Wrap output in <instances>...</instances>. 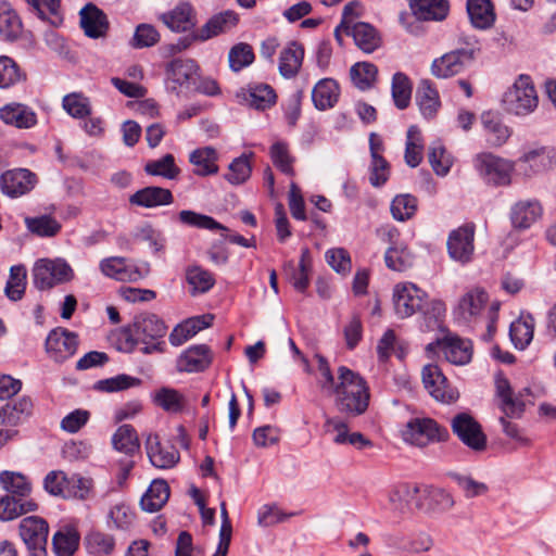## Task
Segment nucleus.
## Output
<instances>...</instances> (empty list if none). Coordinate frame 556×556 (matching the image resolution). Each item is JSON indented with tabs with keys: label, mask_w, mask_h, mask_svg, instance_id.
Segmentation results:
<instances>
[{
	"label": "nucleus",
	"mask_w": 556,
	"mask_h": 556,
	"mask_svg": "<svg viewBox=\"0 0 556 556\" xmlns=\"http://www.w3.org/2000/svg\"><path fill=\"white\" fill-rule=\"evenodd\" d=\"M333 396L337 410L349 417L363 415L370 401V390L367 381L352 369L338 368L337 384L329 391Z\"/></svg>",
	"instance_id": "1"
},
{
	"label": "nucleus",
	"mask_w": 556,
	"mask_h": 556,
	"mask_svg": "<svg viewBox=\"0 0 556 556\" xmlns=\"http://www.w3.org/2000/svg\"><path fill=\"white\" fill-rule=\"evenodd\" d=\"M503 105L507 113L527 116L535 111L539 97L530 76L519 75L503 96Z\"/></svg>",
	"instance_id": "2"
},
{
	"label": "nucleus",
	"mask_w": 556,
	"mask_h": 556,
	"mask_svg": "<svg viewBox=\"0 0 556 556\" xmlns=\"http://www.w3.org/2000/svg\"><path fill=\"white\" fill-rule=\"evenodd\" d=\"M515 165V162L490 152H481L473 157V167L479 176L494 186H508Z\"/></svg>",
	"instance_id": "3"
},
{
	"label": "nucleus",
	"mask_w": 556,
	"mask_h": 556,
	"mask_svg": "<svg viewBox=\"0 0 556 556\" xmlns=\"http://www.w3.org/2000/svg\"><path fill=\"white\" fill-rule=\"evenodd\" d=\"M402 439L412 445L425 447L430 443L445 441L448 432L431 418H413L402 430Z\"/></svg>",
	"instance_id": "4"
},
{
	"label": "nucleus",
	"mask_w": 556,
	"mask_h": 556,
	"mask_svg": "<svg viewBox=\"0 0 556 556\" xmlns=\"http://www.w3.org/2000/svg\"><path fill=\"white\" fill-rule=\"evenodd\" d=\"M74 277L72 267L62 258H42L33 268L34 285L40 290L71 281Z\"/></svg>",
	"instance_id": "5"
},
{
	"label": "nucleus",
	"mask_w": 556,
	"mask_h": 556,
	"mask_svg": "<svg viewBox=\"0 0 556 556\" xmlns=\"http://www.w3.org/2000/svg\"><path fill=\"white\" fill-rule=\"evenodd\" d=\"M199 65L191 59H175L166 66L168 89L180 96L193 91L198 80Z\"/></svg>",
	"instance_id": "6"
},
{
	"label": "nucleus",
	"mask_w": 556,
	"mask_h": 556,
	"mask_svg": "<svg viewBox=\"0 0 556 556\" xmlns=\"http://www.w3.org/2000/svg\"><path fill=\"white\" fill-rule=\"evenodd\" d=\"M495 383V399L498 408L506 417L519 418L525 410V394L528 389L515 391L509 380L498 372L494 378Z\"/></svg>",
	"instance_id": "7"
},
{
	"label": "nucleus",
	"mask_w": 556,
	"mask_h": 556,
	"mask_svg": "<svg viewBox=\"0 0 556 556\" xmlns=\"http://www.w3.org/2000/svg\"><path fill=\"white\" fill-rule=\"evenodd\" d=\"M454 434L468 448L475 452H482L486 448V435L483 433L480 424L468 413L455 415L451 422Z\"/></svg>",
	"instance_id": "8"
},
{
	"label": "nucleus",
	"mask_w": 556,
	"mask_h": 556,
	"mask_svg": "<svg viewBox=\"0 0 556 556\" xmlns=\"http://www.w3.org/2000/svg\"><path fill=\"white\" fill-rule=\"evenodd\" d=\"M476 226L468 223L452 230L447 237L446 247L450 257L460 264L471 262L475 253Z\"/></svg>",
	"instance_id": "9"
},
{
	"label": "nucleus",
	"mask_w": 556,
	"mask_h": 556,
	"mask_svg": "<svg viewBox=\"0 0 556 556\" xmlns=\"http://www.w3.org/2000/svg\"><path fill=\"white\" fill-rule=\"evenodd\" d=\"M49 527L45 519L29 516L20 522V536L31 556H46Z\"/></svg>",
	"instance_id": "10"
},
{
	"label": "nucleus",
	"mask_w": 556,
	"mask_h": 556,
	"mask_svg": "<svg viewBox=\"0 0 556 556\" xmlns=\"http://www.w3.org/2000/svg\"><path fill=\"white\" fill-rule=\"evenodd\" d=\"M427 293L412 282L397 283L393 289V303L395 314L400 318H407L424 307Z\"/></svg>",
	"instance_id": "11"
},
{
	"label": "nucleus",
	"mask_w": 556,
	"mask_h": 556,
	"mask_svg": "<svg viewBox=\"0 0 556 556\" xmlns=\"http://www.w3.org/2000/svg\"><path fill=\"white\" fill-rule=\"evenodd\" d=\"M429 353H443L447 362L454 365H466L472 357V345L469 340L447 334L427 345Z\"/></svg>",
	"instance_id": "12"
},
{
	"label": "nucleus",
	"mask_w": 556,
	"mask_h": 556,
	"mask_svg": "<svg viewBox=\"0 0 556 556\" xmlns=\"http://www.w3.org/2000/svg\"><path fill=\"white\" fill-rule=\"evenodd\" d=\"M489 302L488 293L481 288L467 291L454 308V316L458 323L470 324L479 319Z\"/></svg>",
	"instance_id": "13"
},
{
	"label": "nucleus",
	"mask_w": 556,
	"mask_h": 556,
	"mask_svg": "<svg viewBox=\"0 0 556 556\" xmlns=\"http://www.w3.org/2000/svg\"><path fill=\"white\" fill-rule=\"evenodd\" d=\"M99 268L104 276L124 282L138 281L148 274L147 267H139L121 256L103 258L99 264Z\"/></svg>",
	"instance_id": "14"
},
{
	"label": "nucleus",
	"mask_w": 556,
	"mask_h": 556,
	"mask_svg": "<svg viewBox=\"0 0 556 556\" xmlns=\"http://www.w3.org/2000/svg\"><path fill=\"white\" fill-rule=\"evenodd\" d=\"M36 184V175L27 168L10 169L0 176L1 192L12 199L29 193Z\"/></svg>",
	"instance_id": "15"
},
{
	"label": "nucleus",
	"mask_w": 556,
	"mask_h": 556,
	"mask_svg": "<svg viewBox=\"0 0 556 556\" xmlns=\"http://www.w3.org/2000/svg\"><path fill=\"white\" fill-rule=\"evenodd\" d=\"M472 60V49H457L435 59L431 65V73L438 78H450L462 73Z\"/></svg>",
	"instance_id": "16"
},
{
	"label": "nucleus",
	"mask_w": 556,
	"mask_h": 556,
	"mask_svg": "<svg viewBox=\"0 0 556 556\" xmlns=\"http://www.w3.org/2000/svg\"><path fill=\"white\" fill-rule=\"evenodd\" d=\"M77 334L63 328L50 331L46 340V351L55 362H63L76 353Z\"/></svg>",
	"instance_id": "17"
},
{
	"label": "nucleus",
	"mask_w": 556,
	"mask_h": 556,
	"mask_svg": "<svg viewBox=\"0 0 556 556\" xmlns=\"http://www.w3.org/2000/svg\"><path fill=\"white\" fill-rule=\"evenodd\" d=\"M146 451L150 463L159 469L174 468L180 459L178 450L169 443L163 444L157 434L148 435Z\"/></svg>",
	"instance_id": "18"
},
{
	"label": "nucleus",
	"mask_w": 556,
	"mask_h": 556,
	"mask_svg": "<svg viewBox=\"0 0 556 556\" xmlns=\"http://www.w3.org/2000/svg\"><path fill=\"white\" fill-rule=\"evenodd\" d=\"M421 376L425 388L437 401L451 403L456 399L455 392L448 387L447 379L438 365H426Z\"/></svg>",
	"instance_id": "19"
},
{
	"label": "nucleus",
	"mask_w": 556,
	"mask_h": 556,
	"mask_svg": "<svg viewBox=\"0 0 556 556\" xmlns=\"http://www.w3.org/2000/svg\"><path fill=\"white\" fill-rule=\"evenodd\" d=\"M543 214V207L536 199H522L515 202L509 210V219L513 228L529 229Z\"/></svg>",
	"instance_id": "20"
},
{
	"label": "nucleus",
	"mask_w": 556,
	"mask_h": 556,
	"mask_svg": "<svg viewBox=\"0 0 556 556\" xmlns=\"http://www.w3.org/2000/svg\"><path fill=\"white\" fill-rule=\"evenodd\" d=\"M416 507L426 511L442 513L451 509L454 500L442 489L418 484Z\"/></svg>",
	"instance_id": "21"
},
{
	"label": "nucleus",
	"mask_w": 556,
	"mask_h": 556,
	"mask_svg": "<svg viewBox=\"0 0 556 556\" xmlns=\"http://www.w3.org/2000/svg\"><path fill=\"white\" fill-rule=\"evenodd\" d=\"M212 363V352L205 344H198L184 351L176 361V368L182 372L205 370Z\"/></svg>",
	"instance_id": "22"
},
{
	"label": "nucleus",
	"mask_w": 556,
	"mask_h": 556,
	"mask_svg": "<svg viewBox=\"0 0 556 556\" xmlns=\"http://www.w3.org/2000/svg\"><path fill=\"white\" fill-rule=\"evenodd\" d=\"M239 21V16L235 11L227 10L212 16L197 33L194 38L199 41H206L219 34L226 33L233 28Z\"/></svg>",
	"instance_id": "23"
},
{
	"label": "nucleus",
	"mask_w": 556,
	"mask_h": 556,
	"mask_svg": "<svg viewBox=\"0 0 556 556\" xmlns=\"http://www.w3.org/2000/svg\"><path fill=\"white\" fill-rule=\"evenodd\" d=\"M481 124L485 140L490 147H502L511 135L510 128L494 112H483L481 114Z\"/></svg>",
	"instance_id": "24"
},
{
	"label": "nucleus",
	"mask_w": 556,
	"mask_h": 556,
	"mask_svg": "<svg viewBox=\"0 0 556 556\" xmlns=\"http://www.w3.org/2000/svg\"><path fill=\"white\" fill-rule=\"evenodd\" d=\"M173 201L174 197L169 189L156 186L142 188L129 197L131 205L146 208L169 205Z\"/></svg>",
	"instance_id": "25"
},
{
	"label": "nucleus",
	"mask_w": 556,
	"mask_h": 556,
	"mask_svg": "<svg viewBox=\"0 0 556 556\" xmlns=\"http://www.w3.org/2000/svg\"><path fill=\"white\" fill-rule=\"evenodd\" d=\"M212 315H202L188 318L178 324L169 333L168 341L173 346H180L193 338L198 332L211 326Z\"/></svg>",
	"instance_id": "26"
},
{
	"label": "nucleus",
	"mask_w": 556,
	"mask_h": 556,
	"mask_svg": "<svg viewBox=\"0 0 556 556\" xmlns=\"http://www.w3.org/2000/svg\"><path fill=\"white\" fill-rule=\"evenodd\" d=\"M413 15L419 21L441 22L450 11L447 0H409Z\"/></svg>",
	"instance_id": "27"
},
{
	"label": "nucleus",
	"mask_w": 556,
	"mask_h": 556,
	"mask_svg": "<svg viewBox=\"0 0 556 556\" xmlns=\"http://www.w3.org/2000/svg\"><path fill=\"white\" fill-rule=\"evenodd\" d=\"M346 35H351L355 45L364 52L371 53L381 45V37L378 30L365 22H357L344 29Z\"/></svg>",
	"instance_id": "28"
},
{
	"label": "nucleus",
	"mask_w": 556,
	"mask_h": 556,
	"mask_svg": "<svg viewBox=\"0 0 556 556\" xmlns=\"http://www.w3.org/2000/svg\"><path fill=\"white\" fill-rule=\"evenodd\" d=\"M80 25L90 38L103 37L109 28L105 14L96 5L88 3L80 10Z\"/></svg>",
	"instance_id": "29"
},
{
	"label": "nucleus",
	"mask_w": 556,
	"mask_h": 556,
	"mask_svg": "<svg viewBox=\"0 0 556 556\" xmlns=\"http://www.w3.org/2000/svg\"><path fill=\"white\" fill-rule=\"evenodd\" d=\"M518 163L528 165L530 173L538 174L552 168L556 164V149L551 147H541L523 153Z\"/></svg>",
	"instance_id": "30"
},
{
	"label": "nucleus",
	"mask_w": 556,
	"mask_h": 556,
	"mask_svg": "<svg viewBox=\"0 0 556 556\" xmlns=\"http://www.w3.org/2000/svg\"><path fill=\"white\" fill-rule=\"evenodd\" d=\"M0 119L17 128H31L37 123L35 112L22 103H9L0 109Z\"/></svg>",
	"instance_id": "31"
},
{
	"label": "nucleus",
	"mask_w": 556,
	"mask_h": 556,
	"mask_svg": "<svg viewBox=\"0 0 556 556\" xmlns=\"http://www.w3.org/2000/svg\"><path fill=\"white\" fill-rule=\"evenodd\" d=\"M161 21L173 31L181 33L192 29L195 24L193 10L188 3H180L173 10L163 13Z\"/></svg>",
	"instance_id": "32"
},
{
	"label": "nucleus",
	"mask_w": 556,
	"mask_h": 556,
	"mask_svg": "<svg viewBox=\"0 0 556 556\" xmlns=\"http://www.w3.org/2000/svg\"><path fill=\"white\" fill-rule=\"evenodd\" d=\"M304 58V49L296 41H290L280 52L279 73L283 78L290 79L299 73Z\"/></svg>",
	"instance_id": "33"
},
{
	"label": "nucleus",
	"mask_w": 556,
	"mask_h": 556,
	"mask_svg": "<svg viewBox=\"0 0 556 556\" xmlns=\"http://www.w3.org/2000/svg\"><path fill=\"white\" fill-rule=\"evenodd\" d=\"M132 325L141 343H147V340H161L167 329L164 321L154 314L140 315Z\"/></svg>",
	"instance_id": "34"
},
{
	"label": "nucleus",
	"mask_w": 556,
	"mask_h": 556,
	"mask_svg": "<svg viewBox=\"0 0 556 556\" xmlns=\"http://www.w3.org/2000/svg\"><path fill=\"white\" fill-rule=\"evenodd\" d=\"M218 154L212 147H204L193 150L189 154V162L193 166V174L205 177L218 173Z\"/></svg>",
	"instance_id": "35"
},
{
	"label": "nucleus",
	"mask_w": 556,
	"mask_h": 556,
	"mask_svg": "<svg viewBox=\"0 0 556 556\" xmlns=\"http://www.w3.org/2000/svg\"><path fill=\"white\" fill-rule=\"evenodd\" d=\"M185 279L192 296L207 293L215 286L214 275L200 265H190L185 270Z\"/></svg>",
	"instance_id": "36"
},
{
	"label": "nucleus",
	"mask_w": 556,
	"mask_h": 556,
	"mask_svg": "<svg viewBox=\"0 0 556 556\" xmlns=\"http://www.w3.org/2000/svg\"><path fill=\"white\" fill-rule=\"evenodd\" d=\"M169 498V486L165 480L155 479L140 500L141 508L148 513L160 510Z\"/></svg>",
	"instance_id": "37"
},
{
	"label": "nucleus",
	"mask_w": 556,
	"mask_h": 556,
	"mask_svg": "<svg viewBox=\"0 0 556 556\" xmlns=\"http://www.w3.org/2000/svg\"><path fill=\"white\" fill-rule=\"evenodd\" d=\"M466 7L473 27L486 29L493 26L495 13L491 0H467Z\"/></svg>",
	"instance_id": "38"
},
{
	"label": "nucleus",
	"mask_w": 556,
	"mask_h": 556,
	"mask_svg": "<svg viewBox=\"0 0 556 556\" xmlns=\"http://www.w3.org/2000/svg\"><path fill=\"white\" fill-rule=\"evenodd\" d=\"M340 94L339 85L332 78L320 79L312 91V100L318 110H327L337 103Z\"/></svg>",
	"instance_id": "39"
},
{
	"label": "nucleus",
	"mask_w": 556,
	"mask_h": 556,
	"mask_svg": "<svg viewBox=\"0 0 556 556\" xmlns=\"http://www.w3.org/2000/svg\"><path fill=\"white\" fill-rule=\"evenodd\" d=\"M416 100L422 116L426 118L434 117L441 105L439 93L428 79L420 81L416 91Z\"/></svg>",
	"instance_id": "40"
},
{
	"label": "nucleus",
	"mask_w": 556,
	"mask_h": 556,
	"mask_svg": "<svg viewBox=\"0 0 556 556\" xmlns=\"http://www.w3.org/2000/svg\"><path fill=\"white\" fill-rule=\"evenodd\" d=\"M33 403L29 397L7 403L0 408V426L15 427L31 414Z\"/></svg>",
	"instance_id": "41"
},
{
	"label": "nucleus",
	"mask_w": 556,
	"mask_h": 556,
	"mask_svg": "<svg viewBox=\"0 0 556 556\" xmlns=\"http://www.w3.org/2000/svg\"><path fill=\"white\" fill-rule=\"evenodd\" d=\"M36 509L37 504L33 500H23L11 495L0 498V520L2 521L13 520Z\"/></svg>",
	"instance_id": "42"
},
{
	"label": "nucleus",
	"mask_w": 556,
	"mask_h": 556,
	"mask_svg": "<svg viewBox=\"0 0 556 556\" xmlns=\"http://www.w3.org/2000/svg\"><path fill=\"white\" fill-rule=\"evenodd\" d=\"M534 320L531 315H521L509 327V337L519 350H525L533 339Z\"/></svg>",
	"instance_id": "43"
},
{
	"label": "nucleus",
	"mask_w": 556,
	"mask_h": 556,
	"mask_svg": "<svg viewBox=\"0 0 556 556\" xmlns=\"http://www.w3.org/2000/svg\"><path fill=\"white\" fill-rule=\"evenodd\" d=\"M1 486L17 498L28 500L31 492V483L26 476L21 472L4 470L0 472Z\"/></svg>",
	"instance_id": "44"
},
{
	"label": "nucleus",
	"mask_w": 556,
	"mask_h": 556,
	"mask_svg": "<svg viewBox=\"0 0 556 556\" xmlns=\"http://www.w3.org/2000/svg\"><path fill=\"white\" fill-rule=\"evenodd\" d=\"M136 520V514L125 502H117L112 505L108 513V527L121 531L130 530Z\"/></svg>",
	"instance_id": "45"
},
{
	"label": "nucleus",
	"mask_w": 556,
	"mask_h": 556,
	"mask_svg": "<svg viewBox=\"0 0 556 556\" xmlns=\"http://www.w3.org/2000/svg\"><path fill=\"white\" fill-rule=\"evenodd\" d=\"M29 9L41 20L49 22L53 26H59L63 22L61 13V0H24Z\"/></svg>",
	"instance_id": "46"
},
{
	"label": "nucleus",
	"mask_w": 556,
	"mask_h": 556,
	"mask_svg": "<svg viewBox=\"0 0 556 556\" xmlns=\"http://www.w3.org/2000/svg\"><path fill=\"white\" fill-rule=\"evenodd\" d=\"M112 445L121 453L132 455L139 448L137 431L130 425L118 427L112 437Z\"/></svg>",
	"instance_id": "47"
},
{
	"label": "nucleus",
	"mask_w": 556,
	"mask_h": 556,
	"mask_svg": "<svg viewBox=\"0 0 556 556\" xmlns=\"http://www.w3.org/2000/svg\"><path fill=\"white\" fill-rule=\"evenodd\" d=\"M384 262L388 268L403 271L412 267L414 256L403 242L399 245L389 247L384 254Z\"/></svg>",
	"instance_id": "48"
},
{
	"label": "nucleus",
	"mask_w": 556,
	"mask_h": 556,
	"mask_svg": "<svg viewBox=\"0 0 556 556\" xmlns=\"http://www.w3.org/2000/svg\"><path fill=\"white\" fill-rule=\"evenodd\" d=\"M22 30V22L16 12L7 2H0V34L13 40Z\"/></svg>",
	"instance_id": "49"
},
{
	"label": "nucleus",
	"mask_w": 556,
	"mask_h": 556,
	"mask_svg": "<svg viewBox=\"0 0 556 556\" xmlns=\"http://www.w3.org/2000/svg\"><path fill=\"white\" fill-rule=\"evenodd\" d=\"M378 68L369 62H358L350 70L351 80L361 90H367L376 81Z\"/></svg>",
	"instance_id": "50"
},
{
	"label": "nucleus",
	"mask_w": 556,
	"mask_h": 556,
	"mask_svg": "<svg viewBox=\"0 0 556 556\" xmlns=\"http://www.w3.org/2000/svg\"><path fill=\"white\" fill-rule=\"evenodd\" d=\"M391 90L395 106L400 110L406 109L412 98V84L409 78L404 73H395L392 78Z\"/></svg>",
	"instance_id": "51"
},
{
	"label": "nucleus",
	"mask_w": 556,
	"mask_h": 556,
	"mask_svg": "<svg viewBox=\"0 0 556 556\" xmlns=\"http://www.w3.org/2000/svg\"><path fill=\"white\" fill-rule=\"evenodd\" d=\"M62 106L74 118L84 119L91 114L90 100L80 92L66 94L62 100Z\"/></svg>",
	"instance_id": "52"
},
{
	"label": "nucleus",
	"mask_w": 556,
	"mask_h": 556,
	"mask_svg": "<svg viewBox=\"0 0 556 556\" xmlns=\"http://www.w3.org/2000/svg\"><path fill=\"white\" fill-rule=\"evenodd\" d=\"M418 491V484H400L390 492L389 502L393 509L403 511L409 503H414L416 505Z\"/></svg>",
	"instance_id": "53"
},
{
	"label": "nucleus",
	"mask_w": 556,
	"mask_h": 556,
	"mask_svg": "<svg viewBox=\"0 0 556 556\" xmlns=\"http://www.w3.org/2000/svg\"><path fill=\"white\" fill-rule=\"evenodd\" d=\"M154 402L168 413H179L186 405L185 396L177 390L162 388L154 395Z\"/></svg>",
	"instance_id": "54"
},
{
	"label": "nucleus",
	"mask_w": 556,
	"mask_h": 556,
	"mask_svg": "<svg viewBox=\"0 0 556 556\" xmlns=\"http://www.w3.org/2000/svg\"><path fill=\"white\" fill-rule=\"evenodd\" d=\"M429 162L434 173L439 176H446L453 165V157L443 144L439 141L429 147Z\"/></svg>",
	"instance_id": "55"
},
{
	"label": "nucleus",
	"mask_w": 556,
	"mask_h": 556,
	"mask_svg": "<svg viewBox=\"0 0 556 556\" xmlns=\"http://www.w3.org/2000/svg\"><path fill=\"white\" fill-rule=\"evenodd\" d=\"M144 170L149 175L161 176L166 179H175L180 173V169L175 164V157L172 154H165L159 160L148 162L144 166Z\"/></svg>",
	"instance_id": "56"
},
{
	"label": "nucleus",
	"mask_w": 556,
	"mask_h": 556,
	"mask_svg": "<svg viewBox=\"0 0 556 556\" xmlns=\"http://www.w3.org/2000/svg\"><path fill=\"white\" fill-rule=\"evenodd\" d=\"M422 160V140L417 126H410L407 130L405 149V162L410 167H416Z\"/></svg>",
	"instance_id": "57"
},
{
	"label": "nucleus",
	"mask_w": 556,
	"mask_h": 556,
	"mask_svg": "<svg viewBox=\"0 0 556 556\" xmlns=\"http://www.w3.org/2000/svg\"><path fill=\"white\" fill-rule=\"evenodd\" d=\"M25 225L31 233L39 237H53L61 229L60 223L49 215L26 217Z\"/></svg>",
	"instance_id": "58"
},
{
	"label": "nucleus",
	"mask_w": 556,
	"mask_h": 556,
	"mask_svg": "<svg viewBox=\"0 0 556 556\" xmlns=\"http://www.w3.org/2000/svg\"><path fill=\"white\" fill-rule=\"evenodd\" d=\"M417 211V199L408 193L396 195L391 203V213L394 219L405 222L410 219Z\"/></svg>",
	"instance_id": "59"
},
{
	"label": "nucleus",
	"mask_w": 556,
	"mask_h": 556,
	"mask_svg": "<svg viewBox=\"0 0 556 556\" xmlns=\"http://www.w3.org/2000/svg\"><path fill=\"white\" fill-rule=\"evenodd\" d=\"M79 544V534L73 529L58 531L53 535V547L58 556H72Z\"/></svg>",
	"instance_id": "60"
},
{
	"label": "nucleus",
	"mask_w": 556,
	"mask_h": 556,
	"mask_svg": "<svg viewBox=\"0 0 556 556\" xmlns=\"http://www.w3.org/2000/svg\"><path fill=\"white\" fill-rule=\"evenodd\" d=\"M276 93L269 85H255L249 89V104L256 110H266L276 103Z\"/></svg>",
	"instance_id": "61"
},
{
	"label": "nucleus",
	"mask_w": 556,
	"mask_h": 556,
	"mask_svg": "<svg viewBox=\"0 0 556 556\" xmlns=\"http://www.w3.org/2000/svg\"><path fill=\"white\" fill-rule=\"evenodd\" d=\"M26 75L15 61L9 56H0V88H9L24 80Z\"/></svg>",
	"instance_id": "62"
},
{
	"label": "nucleus",
	"mask_w": 556,
	"mask_h": 556,
	"mask_svg": "<svg viewBox=\"0 0 556 556\" xmlns=\"http://www.w3.org/2000/svg\"><path fill=\"white\" fill-rule=\"evenodd\" d=\"M26 286V269L22 265L12 266L5 286V294L12 301L21 300Z\"/></svg>",
	"instance_id": "63"
},
{
	"label": "nucleus",
	"mask_w": 556,
	"mask_h": 556,
	"mask_svg": "<svg viewBox=\"0 0 556 556\" xmlns=\"http://www.w3.org/2000/svg\"><path fill=\"white\" fill-rule=\"evenodd\" d=\"M228 61L231 71L240 72L254 61L252 47L245 42L235 45L228 53Z\"/></svg>",
	"instance_id": "64"
}]
</instances>
